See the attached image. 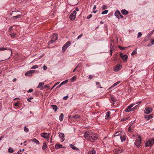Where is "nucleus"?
Masks as SVG:
<instances>
[{"label":"nucleus","mask_w":154,"mask_h":154,"mask_svg":"<svg viewBox=\"0 0 154 154\" xmlns=\"http://www.w3.org/2000/svg\"><path fill=\"white\" fill-rule=\"evenodd\" d=\"M68 96H65L63 97V99L65 100H66L68 98Z\"/></svg>","instance_id":"obj_54"},{"label":"nucleus","mask_w":154,"mask_h":154,"mask_svg":"<svg viewBox=\"0 0 154 154\" xmlns=\"http://www.w3.org/2000/svg\"><path fill=\"white\" fill-rule=\"evenodd\" d=\"M154 143V139L149 140L145 143V146H151Z\"/></svg>","instance_id":"obj_5"},{"label":"nucleus","mask_w":154,"mask_h":154,"mask_svg":"<svg viewBox=\"0 0 154 154\" xmlns=\"http://www.w3.org/2000/svg\"><path fill=\"white\" fill-rule=\"evenodd\" d=\"M83 34L82 33H81V34L79 35L77 38V39H79V38H81V37H82V36H83Z\"/></svg>","instance_id":"obj_45"},{"label":"nucleus","mask_w":154,"mask_h":154,"mask_svg":"<svg viewBox=\"0 0 154 154\" xmlns=\"http://www.w3.org/2000/svg\"><path fill=\"white\" fill-rule=\"evenodd\" d=\"M128 130L129 132H131V131H132V130L131 128V126H130L128 127Z\"/></svg>","instance_id":"obj_50"},{"label":"nucleus","mask_w":154,"mask_h":154,"mask_svg":"<svg viewBox=\"0 0 154 154\" xmlns=\"http://www.w3.org/2000/svg\"><path fill=\"white\" fill-rule=\"evenodd\" d=\"M57 85H54L53 86V87L51 88V90H52L53 89V88H54L55 87V86H56Z\"/></svg>","instance_id":"obj_62"},{"label":"nucleus","mask_w":154,"mask_h":154,"mask_svg":"<svg viewBox=\"0 0 154 154\" xmlns=\"http://www.w3.org/2000/svg\"><path fill=\"white\" fill-rule=\"evenodd\" d=\"M68 2L70 3L69 4L71 5H76L78 3L77 0H68Z\"/></svg>","instance_id":"obj_10"},{"label":"nucleus","mask_w":154,"mask_h":154,"mask_svg":"<svg viewBox=\"0 0 154 154\" xmlns=\"http://www.w3.org/2000/svg\"><path fill=\"white\" fill-rule=\"evenodd\" d=\"M71 42H67L65 44L63 45L62 48V50L63 51H65L66 49L70 45Z\"/></svg>","instance_id":"obj_8"},{"label":"nucleus","mask_w":154,"mask_h":154,"mask_svg":"<svg viewBox=\"0 0 154 154\" xmlns=\"http://www.w3.org/2000/svg\"><path fill=\"white\" fill-rule=\"evenodd\" d=\"M15 35H16L15 34L12 33V34H11V36L12 37L14 38L15 37Z\"/></svg>","instance_id":"obj_51"},{"label":"nucleus","mask_w":154,"mask_h":154,"mask_svg":"<svg viewBox=\"0 0 154 154\" xmlns=\"http://www.w3.org/2000/svg\"><path fill=\"white\" fill-rule=\"evenodd\" d=\"M128 118H127V117H125V118H122V119H121V121L122 122H124V121H126V120H128Z\"/></svg>","instance_id":"obj_37"},{"label":"nucleus","mask_w":154,"mask_h":154,"mask_svg":"<svg viewBox=\"0 0 154 154\" xmlns=\"http://www.w3.org/2000/svg\"><path fill=\"white\" fill-rule=\"evenodd\" d=\"M44 83L43 82H41V83H39L38 86L37 87V88H41V87H42L44 85Z\"/></svg>","instance_id":"obj_26"},{"label":"nucleus","mask_w":154,"mask_h":154,"mask_svg":"<svg viewBox=\"0 0 154 154\" xmlns=\"http://www.w3.org/2000/svg\"><path fill=\"white\" fill-rule=\"evenodd\" d=\"M12 29V26H11L9 28V30L10 31H11Z\"/></svg>","instance_id":"obj_61"},{"label":"nucleus","mask_w":154,"mask_h":154,"mask_svg":"<svg viewBox=\"0 0 154 154\" xmlns=\"http://www.w3.org/2000/svg\"><path fill=\"white\" fill-rule=\"evenodd\" d=\"M152 111V109L151 107H146L144 110V112L146 114H149Z\"/></svg>","instance_id":"obj_9"},{"label":"nucleus","mask_w":154,"mask_h":154,"mask_svg":"<svg viewBox=\"0 0 154 154\" xmlns=\"http://www.w3.org/2000/svg\"><path fill=\"white\" fill-rule=\"evenodd\" d=\"M120 14V13L119 11L117 10L115 13V15L117 18H119V15Z\"/></svg>","instance_id":"obj_15"},{"label":"nucleus","mask_w":154,"mask_h":154,"mask_svg":"<svg viewBox=\"0 0 154 154\" xmlns=\"http://www.w3.org/2000/svg\"><path fill=\"white\" fill-rule=\"evenodd\" d=\"M108 10H106L105 11H103L102 12H101V14H106L108 13Z\"/></svg>","instance_id":"obj_31"},{"label":"nucleus","mask_w":154,"mask_h":154,"mask_svg":"<svg viewBox=\"0 0 154 154\" xmlns=\"http://www.w3.org/2000/svg\"><path fill=\"white\" fill-rule=\"evenodd\" d=\"M141 140L140 139V136H139V139H137L135 142L134 144L137 147L140 146H141Z\"/></svg>","instance_id":"obj_7"},{"label":"nucleus","mask_w":154,"mask_h":154,"mask_svg":"<svg viewBox=\"0 0 154 154\" xmlns=\"http://www.w3.org/2000/svg\"><path fill=\"white\" fill-rule=\"evenodd\" d=\"M120 137L121 139L122 142H124L125 141L126 139V134L125 133L122 132L120 133Z\"/></svg>","instance_id":"obj_4"},{"label":"nucleus","mask_w":154,"mask_h":154,"mask_svg":"<svg viewBox=\"0 0 154 154\" xmlns=\"http://www.w3.org/2000/svg\"><path fill=\"white\" fill-rule=\"evenodd\" d=\"M134 104H131V105H129L127 107V108L125 110V111L126 112H130V111H134L137 107H139L138 105H136L134 107L132 108V107H133L134 106Z\"/></svg>","instance_id":"obj_2"},{"label":"nucleus","mask_w":154,"mask_h":154,"mask_svg":"<svg viewBox=\"0 0 154 154\" xmlns=\"http://www.w3.org/2000/svg\"><path fill=\"white\" fill-rule=\"evenodd\" d=\"M61 86H62L61 83V84L60 85H58L57 86V88H60V87H61Z\"/></svg>","instance_id":"obj_59"},{"label":"nucleus","mask_w":154,"mask_h":154,"mask_svg":"<svg viewBox=\"0 0 154 154\" xmlns=\"http://www.w3.org/2000/svg\"><path fill=\"white\" fill-rule=\"evenodd\" d=\"M9 50L10 51V56L8 57V59L9 58L11 57V56H12V50H11V49H9Z\"/></svg>","instance_id":"obj_42"},{"label":"nucleus","mask_w":154,"mask_h":154,"mask_svg":"<svg viewBox=\"0 0 154 154\" xmlns=\"http://www.w3.org/2000/svg\"><path fill=\"white\" fill-rule=\"evenodd\" d=\"M119 82H116V83H115L114 84H113V85H112L111 87V88H112V87H115V86H117V85L118 84H119Z\"/></svg>","instance_id":"obj_35"},{"label":"nucleus","mask_w":154,"mask_h":154,"mask_svg":"<svg viewBox=\"0 0 154 154\" xmlns=\"http://www.w3.org/2000/svg\"><path fill=\"white\" fill-rule=\"evenodd\" d=\"M31 140L33 142H34L35 143L37 144H39V141H38V140H36V139H35V138H34L32 140Z\"/></svg>","instance_id":"obj_22"},{"label":"nucleus","mask_w":154,"mask_h":154,"mask_svg":"<svg viewBox=\"0 0 154 154\" xmlns=\"http://www.w3.org/2000/svg\"><path fill=\"white\" fill-rule=\"evenodd\" d=\"M59 136L60 138L63 140V141H64L65 140V135L63 133H60L59 134Z\"/></svg>","instance_id":"obj_14"},{"label":"nucleus","mask_w":154,"mask_h":154,"mask_svg":"<svg viewBox=\"0 0 154 154\" xmlns=\"http://www.w3.org/2000/svg\"><path fill=\"white\" fill-rule=\"evenodd\" d=\"M118 48L119 49H121L122 50H125L126 49V47H122V46H120V45H119Z\"/></svg>","instance_id":"obj_33"},{"label":"nucleus","mask_w":154,"mask_h":154,"mask_svg":"<svg viewBox=\"0 0 154 154\" xmlns=\"http://www.w3.org/2000/svg\"><path fill=\"white\" fill-rule=\"evenodd\" d=\"M107 7L106 5H103L102 7V8L103 10H105V9H107Z\"/></svg>","instance_id":"obj_40"},{"label":"nucleus","mask_w":154,"mask_h":154,"mask_svg":"<svg viewBox=\"0 0 154 154\" xmlns=\"http://www.w3.org/2000/svg\"><path fill=\"white\" fill-rule=\"evenodd\" d=\"M79 8H77V7L76 8H75V11L76 12V11H79Z\"/></svg>","instance_id":"obj_60"},{"label":"nucleus","mask_w":154,"mask_h":154,"mask_svg":"<svg viewBox=\"0 0 154 154\" xmlns=\"http://www.w3.org/2000/svg\"><path fill=\"white\" fill-rule=\"evenodd\" d=\"M111 112L110 111H108L106 113V116H105L106 119H108L110 115Z\"/></svg>","instance_id":"obj_23"},{"label":"nucleus","mask_w":154,"mask_h":154,"mask_svg":"<svg viewBox=\"0 0 154 154\" xmlns=\"http://www.w3.org/2000/svg\"><path fill=\"white\" fill-rule=\"evenodd\" d=\"M6 49H7V48H4V47H1L0 48V50L2 51V50H6Z\"/></svg>","instance_id":"obj_46"},{"label":"nucleus","mask_w":154,"mask_h":154,"mask_svg":"<svg viewBox=\"0 0 154 154\" xmlns=\"http://www.w3.org/2000/svg\"><path fill=\"white\" fill-rule=\"evenodd\" d=\"M33 89H30L27 91V92H32L33 91Z\"/></svg>","instance_id":"obj_55"},{"label":"nucleus","mask_w":154,"mask_h":154,"mask_svg":"<svg viewBox=\"0 0 154 154\" xmlns=\"http://www.w3.org/2000/svg\"><path fill=\"white\" fill-rule=\"evenodd\" d=\"M93 78H94L93 75H89L88 79H93Z\"/></svg>","instance_id":"obj_53"},{"label":"nucleus","mask_w":154,"mask_h":154,"mask_svg":"<svg viewBox=\"0 0 154 154\" xmlns=\"http://www.w3.org/2000/svg\"><path fill=\"white\" fill-rule=\"evenodd\" d=\"M47 146V144H46L45 142L43 143L42 146V149H43L45 150Z\"/></svg>","instance_id":"obj_24"},{"label":"nucleus","mask_w":154,"mask_h":154,"mask_svg":"<svg viewBox=\"0 0 154 154\" xmlns=\"http://www.w3.org/2000/svg\"><path fill=\"white\" fill-rule=\"evenodd\" d=\"M128 56L126 54L122 56V58L123 60L124 61H126L127 59H128Z\"/></svg>","instance_id":"obj_17"},{"label":"nucleus","mask_w":154,"mask_h":154,"mask_svg":"<svg viewBox=\"0 0 154 154\" xmlns=\"http://www.w3.org/2000/svg\"><path fill=\"white\" fill-rule=\"evenodd\" d=\"M35 72V70H29L27 72H26L25 75L26 76H32V73Z\"/></svg>","instance_id":"obj_11"},{"label":"nucleus","mask_w":154,"mask_h":154,"mask_svg":"<svg viewBox=\"0 0 154 154\" xmlns=\"http://www.w3.org/2000/svg\"><path fill=\"white\" fill-rule=\"evenodd\" d=\"M110 49L109 50L110 54L111 56H112V51L114 49L113 47H110Z\"/></svg>","instance_id":"obj_30"},{"label":"nucleus","mask_w":154,"mask_h":154,"mask_svg":"<svg viewBox=\"0 0 154 154\" xmlns=\"http://www.w3.org/2000/svg\"><path fill=\"white\" fill-rule=\"evenodd\" d=\"M62 145L60 144H56L55 145V148L57 149L62 147Z\"/></svg>","instance_id":"obj_20"},{"label":"nucleus","mask_w":154,"mask_h":154,"mask_svg":"<svg viewBox=\"0 0 154 154\" xmlns=\"http://www.w3.org/2000/svg\"><path fill=\"white\" fill-rule=\"evenodd\" d=\"M63 116H64L63 114V113H61V115H60V117H59L60 120V121H63Z\"/></svg>","instance_id":"obj_27"},{"label":"nucleus","mask_w":154,"mask_h":154,"mask_svg":"<svg viewBox=\"0 0 154 154\" xmlns=\"http://www.w3.org/2000/svg\"><path fill=\"white\" fill-rule=\"evenodd\" d=\"M68 82V79H66V80H65L64 81H63L62 82H61V85H63V84H66V83H67V82Z\"/></svg>","instance_id":"obj_39"},{"label":"nucleus","mask_w":154,"mask_h":154,"mask_svg":"<svg viewBox=\"0 0 154 154\" xmlns=\"http://www.w3.org/2000/svg\"><path fill=\"white\" fill-rule=\"evenodd\" d=\"M145 117L147 119V120H149L152 118V117H153V116L152 114H149V115H145Z\"/></svg>","instance_id":"obj_13"},{"label":"nucleus","mask_w":154,"mask_h":154,"mask_svg":"<svg viewBox=\"0 0 154 154\" xmlns=\"http://www.w3.org/2000/svg\"><path fill=\"white\" fill-rule=\"evenodd\" d=\"M84 137L86 139L91 142H94L98 138V135L96 133L91 131H87L84 135Z\"/></svg>","instance_id":"obj_1"},{"label":"nucleus","mask_w":154,"mask_h":154,"mask_svg":"<svg viewBox=\"0 0 154 154\" xmlns=\"http://www.w3.org/2000/svg\"><path fill=\"white\" fill-rule=\"evenodd\" d=\"M82 66V65L80 64V63H79V64H78L77 65V69L78 68H79V67H81Z\"/></svg>","instance_id":"obj_56"},{"label":"nucleus","mask_w":154,"mask_h":154,"mask_svg":"<svg viewBox=\"0 0 154 154\" xmlns=\"http://www.w3.org/2000/svg\"><path fill=\"white\" fill-rule=\"evenodd\" d=\"M41 135L42 137L45 138H46L47 136H48V135L47 133H41Z\"/></svg>","instance_id":"obj_21"},{"label":"nucleus","mask_w":154,"mask_h":154,"mask_svg":"<svg viewBox=\"0 0 154 154\" xmlns=\"http://www.w3.org/2000/svg\"><path fill=\"white\" fill-rule=\"evenodd\" d=\"M38 66L37 65H35L31 67V69H34L38 68Z\"/></svg>","instance_id":"obj_36"},{"label":"nucleus","mask_w":154,"mask_h":154,"mask_svg":"<svg viewBox=\"0 0 154 154\" xmlns=\"http://www.w3.org/2000/svg\"><path fill=\"white\" fill-rule=\"evenodd\" d=\"M110 47H112V42H110Z\"/></svg>","instance_id":"obj_64"},{"label":"nucleus","mask_w":154,"mask_h":154,"mask_svg":"<svg viewBox=\"0 0 154 154\" xmlns=\"http://www.w3.org/2000/svg\"><path fill=\"white\" fill-rule=\"evenodd\" d=\"M97 8V6L96 5H94L93 7V10H95V9Z\"/></svg>","instance_id":"obj_58"},{"label":"nucleus","mask_w":154,"mask_h":154,"mask_svg":"<svg viewBox=\"0 0 154 154\" xmlns=\"http://www.w3.org/2000/svg\"><path fill=\"white\" fill-rule=\"evenodd\" d=\"M57 34L54 33L51 36V40L49 42V44H52L55 40H57L58 39Z\"/></svg>","instance_id":"obj_3"},{"label":"nucleus","mask_w":154,"mask_h":154,"mask_svg":"<svg viewBox=\"0 0 154 154\" xmlns=\"http://www.w3.org/2000/svg\"><path fill=\"white\" fill-rule=\"evenodd\" d=\"M137 49L136 48V49H135V50H134V51H133L132 52V53L131 54V55H134L136 54L137 53Z\"/></svg>","instance_id":"obj_34"},{"label":"nucleus","mask_w":154,"mask_h":154,"mask_svg":"<svg viewBox=\"0 0 154 154\" xmlns=\"http://www.w3.org/2000/svg\"><path fill=\"white\" fill-rule=\"evenodd\" d=\"M121 13L122 14H124V15H126V14H127L128 13V11H127L125 9L122 10Z\"/></svg>","instance_id":"obj_19"},{"label":"nucleus","mask_w":154,"mask_h":154,"mask_svg":"<svg viewBox=\"0 0 154 154\" xmlns=\"http://www.w3.org/2000/svg\"><path fill=\"white\" fill-rule=\"evenodd\" d=\"M119 135L120 136L119 132H116V134H115L114 135V136H119Z\"/></svg>","instance_id":"obj_48"},{"label":"nucleus","mask_w":154,"mask_h":154,"mask_svg":"<svg viewBox=\"0 0 154 154\" xmlns=\"http://www.w3.org/2000/svg\"><path fill=\"white\" fill-rule=\"evenodd\" d=\"M47 69V66H46L45 65H44L43 66V69H44V70H46V69Z\"/></svg>","instance_id":"obj_52"},{"label":"nucleus","mask_w":154,"mask_h":154,"mask_svg":"<svg viewBox=\"0 0 154 154\" xmlns=\"http://www.w3.org/2000/svg\"><path fill=\"white\" fill-rule=\"evenodd\" d=\"M22 16V15H18L16 16H14L13 17L14 19H17V18H20Z\"/></svg>","instance_id":"obj_28"},{"label":"nucleus","mask_w":154,"mask_h":154,"mask_svg":"<svg viewBox=\"0 0 154 154\" xmlns=\"http://www.w3.org/2000/svg\"><path fill=\"white\" fill-rule=\"evenodd\" d=\"M142 35V34L141 33V32H138V36H137V38H138L140 37V36H141Z\"/></svg>","instance_id":"obj_44"},{"label":"nucleus","mask_w":154,"mask_h":154,"mask_svg":"<svg viewBox=\"0 0 154 154\" xmlns=\"http://www.w3.org/2000/svg\"><path fill=\"white\" fill-rule=\"evenodd\" d=\"M151 45H153L154 44V39H152L151 41Z\"/></svg>","instance_id":"obj_49"},{"label":"nucleus","mask_w":154,"mask_h":154,"mask_svg":"<svg viewBox=\"0 0 154 154\" xmlns=\"http://www.w3.org/2000/svg\"><path fill=\"white\" fill-rule=\"evenodd\" d=\"M17 81V79L14 78L13 79V81L14 82L16 81Z\"/></svg>","instance_id":"obj_63"},{"label":"nucleus","mask_w":154,"mask_h":154,"mask_svg":"<svg viewBox=\"0 0 154 154\" xmlns=\"http://www.w3.org/2000/svg\"><path fill=\"white\" fill-rule=\"evenodd\" d=\"M92 16V14H90L88 16H87V19H89V18H91Z\"/></svg>","instance_id":"obj_47"},{"label":"nucleus","mask_w":154,"mask_h":154,"mask_svg":"<svg viewBox=\"0 0 154 154\" xmlns=\"http://www.w3.org/2000/svg\"><path fill=\"white\" fill-rule=\"evenodd\" d=\"M14 150L12 148H9L8 149V152H10V153H13L14 152Z\"/></svg>","instance_id":"obj_41"},{"label":"nucleus","mask_w":154,"mask_h":154,"mask_svg":"<svg viewBox=\"0 0 154 154\" xmlns=\"http://www.w3.org/2000/svg\"><path fill=\"white\" fill-rule=\"evenodd\" d=\"M24 130L26 132H28L29 131L28 128H27L26 126H24Z\"/></svg>","instance_id":"obj_38"},{"label":"nucleus","mask_w":154,"mask_h":154,"mask_svg":"<svg viewBox=\"0 0 154 154\" xmlns=\"http://www.w3.org/2000/svg\"><path fill=\"white\" fill-rule=\"evenodd\" d=\"M122 66L120 65H117L114 68V70L115 71H118L122 69Z\"/></svg>","instance_id":"obj_12"},{"label":"nucleus","mask_w":154,"mask_h":154,"mask_svg":"<svg viewBox=\"0 0 154 154\" xmlns=\"http://www.w3.org/2000/svg\"><path fill=\"white\" fill-rule=\"evenodd\" d=\"M96 85H97V88H102V87L100 85V83L99 82H96Z\"/></svg>","instance_id":"obj_29"},{"label":"nucleus","mask_w":154,"mask_h":154,"mask_svg":"<svg viewBox=\"0 0 154 154\" xmlns=\"http://www.w3.org/2000/svg\"><path fill=\"white\" fill-rule=\"evenodd\" d=\"M69 146L70 147L72 148L73 149H75V150H78L79 149L78 148L76 147V146L72 144H70Z\"/></svg>","instance_id":"obj_18"},{"label":"nucleus","mask_w":154,"mask_h":154,"mask_svg":"<svg viewBox=\"0 0 154 154\" xmlns=\"http://www.w3.org/2000/svg\"><path fill=\"white\" fill-rule=\"evenodd\" d=\"M76 79V77L75 76H73L71 78V80L72 82L74 81Z\"/></svg>","instance_id":"obj_43"},{"label":"nucleus","mask_w":154,"mask_h":154,"mask_svg":"<svg viewBox=\"0 0 154 154\" xmlns=\"http://www.w3.org/2000/svg\"><path fill=\"white\" fill-rule=\"evenodd\" d=\"M111 100L113 101V102H115L116 101V100L115 98L114 97H111V98L110 99Z\"/></svg>","instance_id":"obj_32"},{"label":"nucleus","mask_w":154,"mask_h":154,"mask_svg":"<svg viewBox=\"0 0 154 154\" xmlns=\"http://www.w3.org/2000/svg\"><path fill=\"white\" fill-rule=\"evenodd\" d=\"M51 107H52V108L54 109V111H57L58 108L56 106V105H51Z\"/></svg>","instance_id":"obj_25"},{"label":"nucleus","mask_w":154,"mask_h":154,"mask_svg":"<svg viewBox=\"0 0 154 154\" xmlns=\"http://www.w3.org/2000/svg\"><path fill=\"white\" fill-rule=\"evenodd\" d=\"M76 11H74L70 14L69 15V18L71 20H75L76 18Z\"/></svg>","instance_id":"obj_6"},{"label":"nucleus","mask_w":154,"mask_h":154,"mask_svg":"<svg viewBox=\"0 0 154 154\" xmlns=\"http://www.w3.org/2000/svg\"><path fill=\"white\" fill-rule=\"evenodd\" d=\"M19 102H17V103H16L14 104V105L16 106H17V107H19Z\"/></svg>","instance_id":"obj_57"},{"label":"nucleus","mask_w":154,"mask_h":154,"mask_svg":"<svg viewBox=\"0 0 154 154\" xmlns=\"http://www.w3.org/2000/svg\"><path fill=\"white\" fill-rule=\"evenodd\" d=\"M96 153V151L94 149H91L88 152V154H95Z\"/></svg>","instance_id":"obj_16"}]
</instances>
